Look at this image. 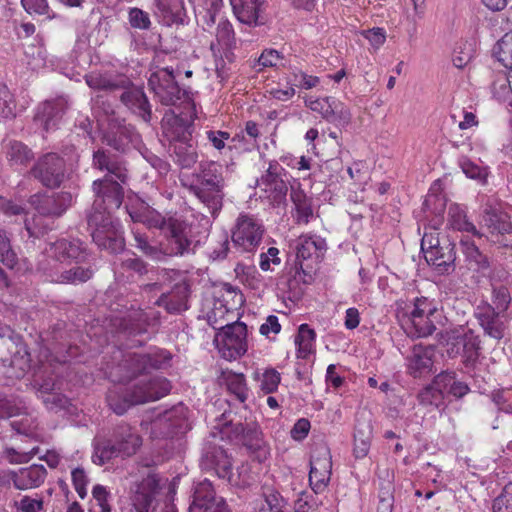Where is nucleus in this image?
I'll use <instances>...</instances> for the list:
<instances>
[{"instance_id":"obj_1","label":"nucleus","mask_w":512,"mask_h":512,"mask_svg":"<svg viewBox=\"0 0 512 512\" xmlns=\"http://www.w3.org/2000/svg\"><path fill=\"white\" fill-rule=\"evenodd\" d=\"M94 202L87 222L94 243L111 253L124 249L125 242L120 230V223L112 214L120 208L124 199L123 186L105 175L92 183Z\"/></svg>"},{"instance_id":"obj_2","label":"nucleus","mask_w":512,"mask_h":512,"mask_svg":"<svg viewBox=\"0 0 512 512\" xmlns=\"http://www.w3.org/2000/svg\"><path fill=\"white\" fill-rule=\"evenodd\" d=\"M148 87L154 98L164 106L183 108L178 115L167 116L164 124H178L179 122H194L197 118L196 105L190 93L182 89L175 80L173 67L160 68L151 73L148 78Z\"/></svg>"},{"instance_id":"obj_3","label":"nucleus","mask_w":512,"mask_h":512,"mask_svg":"<svg viewBox=\"0 0 512 512\" xmlns=\"http://www.w3.org/2000/svg\"><path fill=\"white\" fill-rule=\"evenodd\" d=\"M180 183L208 209L212 216L220 212L223 206L225 179L219 163L201 162L195 173L181 176Z\"/></svg>"},{"instance_id":"obj_4","label":"nucleus","mask_w":512,"mask_h":512,"mask_svg":"<svg viewBox=\"0 0 512 512\" xmlns=\"http://www.w3.org/2000/svg\"><path fill=\"white\" fill-rule=\"evenodd\" d=\"M121 356L116 365L107 366L106 374L113 382H130L152 370H166L171 366L172 354L165 349H156L151 353H135L117 350Z\"/></svg>"},{"instance_id":"obj_5","label":"nucleus","mask_w":512,"mask_h":512,"mask_svg":"<svg viewBox=\"0 0 512 512\" xmlns=\"http://www.w3.org/2000/svg\"><path fill=\"white\" fill-rule=\"evenodd\" d=\"M30 353L21 335L0 326V385H10L25 376L31 365Z\"/></svg>"},{"instance_id":"obj_6","label":"nucleus","mask_w":512,"mask_h":512,"mask_svg":"<svg viewBox=\"0 0 512 512\" xmlns=\"http://www.w3.org/2000/svg\"><path fill=\"white\" fill-rule=\"evenodd\" d=\"M171 382L162 376H155L147 381L141 380L130 387H126L121 393L117 390H109L107 402L109 407L117 415H123L131 406L157 401L171 391Z\"/></svg>"},{"instance_id":"obj_7","label":"nucleus","mask_w":512,"mask_h":512,"mask_svg":"<svg viewBox=\"0 0 512 512\" xmlns=\"http://www.w3.org/2000/svg\"><path fill=\"white\" fill-rule=\"evenodd\" d=\"M437 307L434 300L421 296L413 301V308L403 320L406 333L415 338L427 337L436 330Z\"/></svg>"},{"instance_id":"obj_8","label":"nucleus","mask_w":512,"mask_h":512,"mask_svg":"<svg viewBox=\"0 0 512 512\" xmlns=\"http://www.w3.org/2000/svg\"><path fill=\"white\" fill-rule=\"evenodd\" d=\"M164 240L161 246L165 257L183 256L191 251L193 243L192 225L181 217H169L162 229Z\"/></svg>"},{"instance_id":"obj_9","label":"nucleus","mask_w":512,"mask_h":512,"mask_svg":"<svg viewBox=\"0 0 512 512\" xmlns=\"http://www.w3.org/2000/svg\"><path fill=\"white\" fill-rule=\"evenodd\" d=\"M66 161L55 152H47L39 156L29 170V175L42 186L59 188L66 178Z\"/></svg>"},{"instance_id":"obj_10","label":"nucleus","mask_w":512,"mask_h":512,"mask_svg":"<svg viewBox=\"0 0 512 512\" xmlns=\"http://www.w3.org/2000/svg\"><path fill=\"white\" fill-rule=\"evenodd\" d=\"M421 250L426 262L439 273L448 272L456 258L454 243L446 238L440 240L438 233H425L421 240Z\"/></svg>"},{"instance_id":"obj_11","label":"nucleus","mask_w":512,"mask_h":512,"mask_svg":"<svg viewBox=\"0 0 512 512\" xmlns=\"http://www.w3.org/2000/svg\"><path fill=\"white\" fill-rule=\"evenodd\" d=\"M264 231V226L258 218L241 213L231 230V240L242 252H253L261 243Z\"/></svg>"},{"instance_id":"obj_12","label":"nucleus","mask_w":512,"mask_h":512,"mask_svg":"<svg viewBox=\"0 0 512 512\" xmlns=\"http://www.w3.org/2000/svg\"><path fill=\"white\" fill-rule=\"evenodd\" d=\"M215 344L222 358L229 361L240 358L248 349L246 324L236 321L220 329Z\"/></svg>"},{"instance_id":"obj_13","label":"nucleus","mask_w":512,"mask_h":512,"mask_svg":"<svg viewBox=\"0 0 512 512\" xmlns=\"http://www.w3.org/2000/svg\"><path fill=\"white\" fill-rule=\"evenodd\" d=\"M187 408L183 404L176 405L159 414L151 423L153 438H173L188 429Z\"/></svg>"},{"instance_id":"obj_14","label":"nucleus","mask_w":512,"mask_h":512,"mask_svg":"<svg viewBox=\"0 0 512 512\" xmlns=\"http://www.w3.org/2000/svg\"><path fill=\"white\" fill-rule=\"evenodd\" d=\"M57 363L48 349H41L39 363L34 368L32 381V385L40 399L43 398L44 394L46 396L56 390H60L61 383L56 374Z\"/></svg>"},{"instance_id":"obj_15","label":"nucleus","mask_w":512,"mask_h":512,"mask_svg":"<svg viewBox=\"0 0 512 512\" xmlns=\"http://www.w3.org/2000/svg\"><path fill=\"white\" fill-rule=\"evenodd\" d=\"M332 473V458L329 448L318 445L312 450L310 458L309 484L316 493H323L330 482Z\"/></svg>"},{"instance_id":"obj_16","label":"nucleus","mask_w":512,"mask_h":512,"mask_svg":"<svg viewBox=\"0 0 512 512\" xmlns=\"http://www.w3.org/2000/svg\"><path fill=\"white\" fill-rule=\"evenodd\" d=\"M286 174L287 171L276 160H272L265 173L257 179L258 188L271 203H280L285 199L288 192L284 179Z\"/></svg>"},{"instance_id":"obj_17","label":"nucleus","mask_w":512,"mask_h":512,"mask_svg":"<svg viewBox=\"0 0 512 512\" xmlns=\"http://www.w3.org/2000/svg\"><path fill=\"white\" fill-rule=\"evenodd\" d=\"M296 258L300 268L304 271L306 268H312L324 256L327 250L325 238L314 233H302L296 240Z\"/></svg>"},{"instance_id":"obj_18","label":"nucleus","mask_w":512,"mask_h":512,"mask_svg":"<svg viewBox=\"0 0 512 512\" xmlns=\"http://www.w3.org/2000/svg\"><path fill=\"white\" fill-rule=\"evenodd\" d=\"M45 252L56 262L66 265L85 263L90 256L86 246L79 239H58L49 243Z\"/></svg>"},{"instance_id":"obj_19","label":"nucleus","mask_w":512,"mask_h":512,"mask_svg":"<svg viewBox=\"0 0 512 512\" xmlns=\"http://www.w3.org/2000/svg\"><path fill=\"white\" fill-rule=\"evenodd\" d=\"M305 105L313 112L320 114L328 122L344 126L351 121L350 109L333 96L310 97L305 100Z\"/></svg>"},{"instance_id":"obj_20","label":"nucleus","mask_w":512,"mask_h":512,"mask_svg":"<svg viewBox=\"0 0 512 512\" xmlns=\"http://www.w3.org/2000/svg\"><path fill=\"white\" fill-rule=\"evenodd\" d=\"M159 320V313L156 311H144L141 308H135L133 305L126 309L120 317H115L119 321V329L128 335H142L148 332V328L155 326Z\"/></svg>"},{"instance_id":"obj_21","label":"nucleus","mask_w":512,"mask_h":512,"mask_svg":"<svg viewBox=\"0 0 512 512\" xmlns=\"http://www.w3.org/2000/svg\"><path fill=\"white\" fill-rule=\"evenodd\" d=\"M191 123L192 122H179L175 124L177 126L175 130L172 127H168L169 124H163L166 135L173 141L174 160L182 168H191L198 159V154L193 144L180 139V136L184 134L186 124Z\"/></svg>"},{"instance_id":"obj_22","label":"nucleus","mask_w":512,"mask_h":512,"mask_svg":"<svg viewBox=\"0 0 512 512\" xmlns=\"http://www.w3.org/2000/svg\"><path fill=\"white\" fill-rule=\"evenodd\" d=\"M189 512H230L226 502L215 497L212 483L204 480L197 484Z\"/></svg>"},{"instance_id":"obj_23","label":"nucleus","mask_w":512,"mask_h":512,"mask_svg":"<svg viewBox=\"0 0 512 512\" xmlns=\"http://www.w3.org/2000/svg\"><path fill=\"white\" fill-rule=\"evenodd\" d=\"M31 203L40 216L60 217L71 206L72 195L64 191L51 195H34Z\"/></svg>"},{"instance_id":"obj_24","label":"nucleus","mask_w":512,"mask_h":512,"mask_svg":"<svg viewBox=\"0 0 512 512\" xmlns=\"http://www.w3.org/2000/svg\"><path fill=\"white\" fill-rule=\"evenodd\" d=\"M158 489L159 481L155 475H147L137 483L131 497L135 512H154Z\"/></svg>"},{"instance_id":"obj_25","label":"nucleus","mask_w":512,"mask_h":512,"mask_svg":"<svg viewBox=\"0 0 512 512\" xmlns=\"http://www.w3.org/2000/svg\"><path fill=\"white\" fill-rule=\"evenodd\" d=\"M120 101L144 122L149 123L152 118V106L143 88L131 84L123 88Z\"/></svg>"},{"instance_id":"obj_26","label":"nucleus","mask_w":512,"mask_h":512,"mask_svg":"<svg viewBox=\"0 0 512 512\" xmlns=\"http://www.w3.org/2000/svg\"><path fill=\"white\" fill-rule=\"evenodd\" d=\"M47 477V470L42 464H32L10 472V480L18 490L40 487Z\"/></svg>"},{"instance_id":"obj_27","label":"nucleus","mask_w":512,"mask_h":512,"mask_svg":"<svg viewBox=\"0 0 512 512\" xmlns=\"http://www.w3.org/2000/svg\"><path fill=\"white\" fill-rule=\"evenodd\" d=\"M112 442L121 457H130L136 454L142 444L141 437L132 431V427L121 422L113 428Z\"/></svg>"},{"instance_id":"obj_28","label":"nucleus","mask_w":512,"mask_h":512,"mask_svg":"<svg viewBox=\"0 0 512 512\" xmlns=\"http://www.w3.org/2000/svg\"><path fill=\"white\" fill-rule=\"evenodd\" d=\"M85 81L91 89L110 92L123 90L131 84L128 76L116 72H91L85 76Z\"/></svg>"},{"instance_id":"obj_29","label":"nucleus","mask_w":512,"mask_h":512,"mask_svg":"<svg viewBox=\"0 0 512 512\" xmlns=\"http://www.w3.org/2000/svg\"><path fill=\"white\" fill-rule=\"evenodd\" d=\"M65 110L66 102L62 98L45 101L38 106L34 120L49 132L58 126Z\"/></svg>"},{"instance_id":"obj_30","label":"nucleus","mask_w":512,"mask_h":512,"mask_svg":"<svg viewBox=\"0 0 512 512\" xmlns=\"http://www.w3.org/2000/svg\"><path fill=\"white\" fill-rule=\"evenodd\" d=\"M188 297V284L176 283L170 292L162 294L155 303L164 307L169 313H179L188 309Z\"/></svg>"},{"instance_id":"obj_31","label":"nucleus","mask_w":512,"mask_h":512,"mask_svg":"<svg viewBox=\"0 0 512 512\" xmlns=\"http://www.w3.org/2000/svg\"><path fill=\"white\" fill-rule=\"evenodd\" d=\"M434 349L429 346L415 345L408 358V371L417 378L431 372L433 367Z\"/></svg>"},{"instance_id":"obj_32","label":"nucleus","mask_w":512,"mask_h":512,"mask_svg":"<svg viewBox=\"0 0 512 512\" xmlns=\"http://www.w3.org/2000/svg\"><path fill=\"white\" fill-rule=\"evenodd\" d=\"M379 483L377 512H392L394 507V473L388 468L378 469Z\"/></svg>"},{"instance_id":"obj_33","label":"nucleus","mask_w":512,"mask_h":512,"mask_svg":"<svg viewBox=\"0 0 512 512\" xmlns=\"http://www.w3.org/2000/svg\"><path fill=\"white\" fill-rule=\"evenodd\" d=\"M238 316L236 307H228L224 299H216L207 313V321L214 329L220 330L238 321Z\"/></svg>"},{"instance_id":"obj_34","label":"nucleus","mask_w":512,"mask_h":512,"mask_svg":"<svg viewBox=\"0 0 512 512\" xmlns=\"http://www.w3.org/2000/svg\"><path fill=\"white\" fill-rule=\"evenodd\" d=\"M290 196L294 206L292 216L295 224L308 225L314 218L311 198L302 190H293Z\"/></svg>"},{"instance_id":"obj_35","label":"nucleus","mask_w":512,"mask_h":512,"mask_svg":"<svg viewBox=\"0 0 512 512\" xmlns=\"http://www.w3.org/2000/svg\"><path fill=\"white\" fill-rule=\"evenodd\" d=\"M483 223L492 235H504L512 232L510 216L495 208H488L484 211Z\"/></svg>"},{"instance_id":"obj_36","label":"nucleus","mask_w":512,"mask_h":512,"mask_svg":"<svg viewBox=\"0 0 512 512\" xmlns=\"http://www.w3.org/2000/svg\"><path fill=\"white\" fill-rule=\"evenodd\" d=\"M94 275L93 264L89 262V258L85 263L74 264L69 269L61 271L53 278L54 282L62 284H80L87 282Z\"/></svg>"},{"instance_id":"obj_37","label":"nucleus","mask_w":512,"mask_h":512,"mask_svg":"<svg viewBox=\"0 0 512 512\" xmlns=\"http://www.w3.org/2000/svg\"><path fill=\"white\" fill-rule=\"evenodd\" d=\"M128 213L133 222L142 223L148 228L162 230L167 223V219L161 213L145 203H141L138 207H131Z\"/></svg>"},{"instance_id":"obj_38","label":"nucleus","mask_w":512,"mask_h":512,"mask_svg":"<svg viewBox=\"0 0 512 512\" xmlns=\"http://www.w3.org/2000/svg\"><path fill=\"white\" fill-rule=\"evenodd\" d=\"M222 380L229 394L233 395L239 403L245 404L250 392L245 375L226 370L222 372Z\"/></svg>"},{"instance_id":"obj_39","label":"nucleus","mask_w":512,"mask_h":512,"mask_svg":"<svg viewBox=\"0 0 512 512\" xmlns=\"http://www.w3.org/2000/svg\"><path fill=\"white\" fill-rule=\"evenodd\" d=\"M5 154L11 166L26 167L34 159L32 149L19 140H9L5 145Z\"/></svg>"},{"instance_id":"obj_40","label":"nucleus","mask_w":512,"mask_h":512,"mask_svg":"<svg viewBox=\"0 0 512 512\" xmlns=\"http://www.w3.org/2000/svg\"><path fill=\"white\" fill-rule=\"evenodd\" d=\"M235 17L243 24L257 25L261 3L255 0H231Z\"/></svg>"},{"instance_id":"obj_41","label":"nucleus","mask_w":512,"mask_h":512,"mask_svg":"<svg viewBox=\"0 0 512 512\" xmlns=\"http://www.w3.org/2000/svg\"><path fill=\"white\" fill-rule=\"evenodd\" d=\"M316 332L308 324H301L295 336L296 355L300 359H308L315 352Z\"/></svg>"},{"instance_id":"obj_42","label":"nucleus","mask_w":512,"mask_h":512,"mask_svg":"<svg viewBox=\"0 0 512 512\" xmlns=\"http://www.w3.org/2000/svg\"><path fill=\"white\" fill-rule=\"evenodd\" d=\"M447 226L453 230L468 232L481 237L475 225L467 219L465 210L458 204H452L448 209Z\"/></svg>"},{"instance_id":"obj_43","label":"nucleus","mask_w":512,"mask_h":512,"mask_svg":"<svg viewBox=\"0 0 512 512\" xmlns=\"http://www.w3.org/2000/svg\"><path fill=\"white\" fill-rule=\"evenodd\" d=\"M135 138V129L130 125H119L115 130L111 129L105 135L107 145L122 152L129 147V144L132 143Z\"/></svg>"},{"instance_id":"obj_44","label":"nucleus","mask_w":512,"mask_h":512,"mask_svg":"<svg viewBox=\"0 0 512 512\" xmlns=\"http://www.w3.org/2000/svg\"><path fill=\"white\" fill-rule=\"evenodd\" d=\"M287 502L276 490L268 489L254 502V512H285Z\"/></svg>"},{"instance_id":"obj_45","label":"nucleus","mask_w":512,"mask_h":512,"mask_svg":"<svg viewBox=\"0 0 512 512\" xmlns=\"http://www.w3.org/2000/svg\"><path fill=\"white\" fill-rule=\"evenodd\" d=\"M436 384L444 388L445 395H452L455 398H462L470 391L465 382L456 380L454 372L439 373L436 375Z\"/></svg>"},{"instance_id":"obj_46","label":"nucleus","mask_w":512,"mask_h":512,"mask_svg":"<svg viewBox=\"0 0 512 512\" xmlns=\"http://www.w3.org/2000/svg\"><path fill=\"white\" fill-rule=\"evenodd\" d=\"M460 247L466 260L477 270H485L489 267L487 257L479 250L473 240L463 237L460 240Z\"/></svg>"},{"instance_id":"obj_47","label":"nucleus","mask_w":512,"mask_h":512,"mask_svg":"<svg viewBox=\"0 0 512 512\" xmlns=\"http://www.w3.org/2000/svg\"><path fill=\"white\" fill-rule=\"evenodd\" d=\"M445 390L436 384V376L432 382L425 386L417 395V400L424 407L434 406L439 408L444 404Z\"/></svg>"},{"instance_id":"obj_48","label":"nucleus","mask_w":512,"mask_h":512,"mask_svg":"<svg viewBox=\"0 0 512 512\" xmlns=\"http://www.w3.org/2000/svg\"><path fill=\"white\" fill-rule=\"evenodd\" d=\"M206 459L220 478H227L231 474L232 463L230 457L221 447H213L207 452Z\"/></svg>"},{"instance_id":"obj_49","label":"nucleus","mask_w":512,"mask_h":512,"mask_svg":"<svg viewBox=\"0 0 512 512\" xmlns=\"http://www.w3.org/2000/svg\"><path fill=\"white\" fill-rule=\"evenodd\" d=\"M478 320L488 336L494 339H501L504 336V325L494 313V310L480 313Z\"/></svg>"},{"instance_id":"obj_50","label":"nucleus","mask_w":512,"mask_h":512,"mask_svg":"<svg viewBox=\"0 0 512 512\" xmlns=\"http://www.w3.org/2000/svg\"><path fill=\"white\" fill-rule=\"evenodd\" d=\"M116 457H121V455L118 453L116 446L113 445L112 440H100L94 444L92 454L94 464L103 466Z\"/></svg>"},{"instance_id":"obj_51","label":"nucleus","mask_w":512,"mask_h":512,"mask_svg":"<svg viewBox=\"0 0 512 512\" xmlns=\"http://www.w3.org/2000/svg\"><path fill=\"white\" fill-rule=\"evenodd\" d=\"M133 237L135 241L133 246L139 249L146 257L154 261H161L164 259L161 242L158 246L152 245L148 241V237L138 231H133Z\"/></svg>"},{"instance_id":"obj_52","label":"nucleus","mask_w":512,"mask_h":512,"mask_svg":"<svg viewBox=\"0 0 512 512\" xmlns=\"http://www.w3.org/2000/svg\"><path fill=\"white\" fill-rule=\"evenodd\" d=\"M372 437V427L368 424L365 428H356L354 433V455L361 459L367 456Z\"/></svg>"},{"instance_id":"obj_53","label":"nucleus","mask_w":512,"mask_h":512,"mask_svg":"<svg viewBox=\"0 0 512 512\" xmlns=\"http://www.w3.org/2000/svg\"><path fill=\"white\" fill-rule=\"evenodd\" d=\"M0 262L8 269H18L19 259L5 230L0 229Z\"/></svg>"},{"instance_id":"obj_54","label":"nucleus","mask_w":512,"mask_h":512,"mask_svg":"<svg viewBox=\"0 0 512 512\" xmlns=\"http://www.w3.org/2000/svg\"><path fill=\"white\" fill-rule=\"evenodd\" d=\"M93 501L88 512H111L109 499L111 493L103 485L97 484L92 489Z\"/></svg>"},{"instance_id":"obj_55","label":"nucleus","mask_w":512,"mask_h":512,"mask_svg":"<svg viewBox=\"0 0 512 512\" xmlns=\"http://www.w3.org/2000/svg\"><path fill=\"white\" fill-rule=\"evenodd\" d=\"M16 116L14 95L5 84H0V119H13Z\"/></svg>"},{"instance_id":"obj_56","label":"nucleus","mask_w":512,"mask_h":512,"mask_svg":"<svg viewBox=\"0 0 512 512\" xmlns=\"http://www.w3.org/2000/svg\"><path fill=\"white\" fill-rule=\"evenodd\" d=\"M495 54L503 65L512 66V29L497 42Z\"/></svg>"},{"instance_id":"obj_57","label":"nucleus","mask_w":512,"mask_h":512,"mask_svg":"<svg viewBox=\"0 0 512 512\" xmlns=\"http://www.w3.org/2000/svg\"><path fill=\"white\" fill-rule=\"evenodd\" d=\"M457 344L462 345V349L467 358L478 356L481 341L478 335L472 330H467L462 336L457 337Z\"/></svg>"},{"instance_id":"obj_58","label":"nucleus","mask_w":512,"mask_h":512,"mask_svg":"<svg viewBox=\"0 0 512 512\" xmlns=\"http://www.w3.org/2000/svg\"><path fill=\"white\" fill-rule=\"evenodd\" d=\"M216 39L220 45L227 48H233L236 45L233 26L227 19L219 21L216 28Z\"/></svg>"},{"instance_id":"obj_59","label":"nucleus","mask_w":512,"mask_h":512,"mask_svg":"<svg viewBox=\"0 0 512 512\" xmlns=\"http://www.w3.org/2000/svg\"><path fill=\"white\" fill-rule=\"evenodd\" d=\"M460 166H461L463 173L468 178L477 180L483 185L487 183V178L489 175L488 167L480 166L477 163H475L469 159H464L461 162Z\"/></svg>"},{"instance_id":"obj_60","label":"nucleus","mask_w":512,"mask_h":512,"mask_svg":"<svg viewBox=\"0 0 512 512\" xmlns=\"http://www.w3.org/2000/svg\"><path fill=\"white\" fill-rule=\"evenodd\" d=\"M359 34L369 42L375 52L378 51L387 40V32L382 27L363 29Z\"/></svg>"},{"instance_id":"obj_61","label":"nucleus","mask_w":512,"mask_h":512,"mask_svg":"<svg viewBox=\"0 0 512 512\" xmlns=\"http://www.w3.org/2000/svg\"><path fill=\"white\" fill-rule=\"evenodd\" d=\"M280 381L281 375L276 369H266L260 380V389L265 394H272L277 391Z\"/></svg>"},{"instance_id":"obj_62","label":"nucleus","mask_w":512,"mask_h":512,"mask_svg":"<svg viewBox=\"0 0 512 512\" xmlns=\"http://www.w3.org/2000/svg\"><path fill=\"white\" fill-rule=\"evenodd\" d=\"M492 512H512V483L504 486L502 492L493 500Z\"/></svg>"},{"instance_id":"obj_63","label":"nucleus","mask_w":512,"mask_h":512,"mask_svg":"<svg viewBox=\"0 0 512 512\" xmlns=\"http://www.w3.org/2000/svg\"><path fill=\"white\" fill-rule=\"evenodd\" d=\"M128 21L131 27L134 29L148 30L151 27L149 14L137 7L129 9Z\"/></svg>"},{"instance_id":"obj_64","label":"nucleus","mask_w":512,"mask_h":512,"mask_svg":"<svg viewBox=\"0 0 512 512\" xmlns=\"http://www.w3.org/2000/svg\"><path fill=\"white\" fill-rule=\"evenodd\" d=\"M15 512H45L42 498L23 496L15 502Z\"/></svg>"}]
</instances>
